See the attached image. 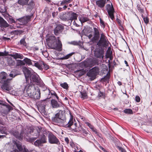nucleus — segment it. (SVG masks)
I'll return each mask as SVG.
<instances>
[{
    "label": "nucleus",
    "mask_w": 152,
    "mask_h": 152,
    "mask_svg": "<svg viewBox=\"0 0 152 152\" xmlns=\"http://www.w3.org/2000/svg\"><path fill=\"white\" fill-rule=\"evenodd\" d=\"M75 20L73 22V25L76 26H77V27L78 26H79V25L78 24H77L75 20Z\"/></svg>",
    "instance_id": "obj_54"
},
{
    "label": "nucleus",
    "mask_w": 152,
    "mask_h": 152,
    "mask_svg": "<svg viewBox=\"0 0 152 152\" xmlns=\"http://www.w3.org/2000/svg\"><path fill=\"white\" fill-rule=\"evenodd\" d=\"M99 147V148L101 149L102 150L104 151L105 150V149L103 147H102L101 146H100Z\"/></svg>",
    "instance_id": "obj_60"
},
{
    "label": "nucleus",
    "mask_w": 152,
    "mask_h": 152,
    "mask_svg": "<svg viewBox=\"0 0 152 152\" xmlns=\"http://www.w3.org/2000/svg\"><path fill=\"white\" fill-rule=\"evenodd\" d=\"M8 75L5 72L0 73V83L1 84V88L4 90L9 91L12 89L10 85V82L12 79L7 78Z\"/></svg>",
    "instance_id": "obj_2"
},
{
    "label": "nucleus",
    "mask_w": 152,
    "mask_h": 152,
    "mask_svg": "<svg viewBox=\"0 0 152 152\" xmlns=\"http://www.w3.org/2000/svg\"><path fill=\"white\" fill-rule=\"evenodd\" d=\"M100 23L101 26L103 28H104L105 26L104 23L101 18H100Z\"/></svg>",
    "instance_id": "obj_44"
},
{
    "label": "nucleus",
    "mask_w": 152,
    "mask_h": 152,
    "mask_svg": "<svg viewBox=\"0 0 152 152\" xmlns=\"http://www.w3.org/2000/svg\"><path fill=\"white\" fill-rule=\"evenodd\" d=\"M34 132H37V133H36V136L37 137L39 136H41L39 139L42 144L47 142V138L46 136L47 134L48 131L46 130H44L41 128L38 127Z\"/></svg>",
    "instance_id": "obj_6"
},
{
    "label": "nucleus",
    "mask_w": 152,
    "mask_h": 152,
    "mask_svg": "<svg viewBox=\"0 0 152 152\" xmlns=\"http://www.w3.org/2000/svg\"><path fill=\"white\" fill-rule=\"evenodd\" d=\"M79 19L81 23L86 22L88 20V19L87 18L83 16H80L79 17Z\"/></svg>",
    "instance_id": "obj_27"
},
{
    "label": "nucleus",
    "mask_w": 152,
    "mask_h": 152,
    "mask_svg": "<svg viewBox=\"0 0 152 152\" xmlns=\"http://www.w3.org/2000/svg\"><path fill=\"white\" fill-rule=\"evenodd\" d=\"M91 129L93 132L96 133H97L96 130L95 128H94V127Z\"/></svg>",
    "instance_id": "obj_55"
},
{
    "label": "nucleus",
    "mask_w": 152,
    "mask_h": 152,
    "mask_svg": "<svg viewBox=\"0 0 152 152\" xmlns=\"http://www.w3.org/2000/svg\"><path fill=\"white\" fill-rule=\"evenodd\" d=\"M99 69L98 67H95L90 70L87 74L90 77L91 80H93L96 78V75L98 74Z\"/></svg>",
    "instance_id": "obj_8"
},
{
    "label": "nucleus",
    "mask_w": 152,
    "mask_h": 152,
    "mask_svg": "<svg viewBox=\"0 0 152 152\" xmlns=\"http://www.w3.org/2000/svg\"><path fill=\"white\" fill-rule=\"evenodd\" d=\"M106 7L109 17L113 20L114 18V10L113 5L112 4L110 5L109 4H107L106 5Z\"/></svg>",
    "instance_id": "obj_11"
},
{
    "label": "nucleus",
    "mask_w": 152,
    "mask_h": 152,
    "mask_svg": "<svg viewBox=\"0 0 152 152\" xmlns=\"http://www.w3.org/2000/svg\"><path fill=\"white\" fill-rule=\"evenodd\" d=\"M43 68L46 70L48 68V66L46 64H45L44 62V64L43 65Z\"/></svg>",
    "instance_id": "obj_46"
},
{
    "label": "nucleus",
    "mask_w": 152,
    "mask_h": 152,
    "mask_svg": "<svg viewBox=\"0 0 152 152\" xmlns=\"http://www.w3.org/2000/svg\"><path fill=\"white\" fill-rule=\"evenodd\" d=\"M46 91L49 92V94L48 96V99H49L50 98L52 97L55 99H58V97L57 96L56 93L54 91L52 90L50 91L49 89H48L46 90Z\"/></svg>",
    "instance_id": "obj_12"
},
{
    "label": "nucleus",
    "mask_w": 152,
    "mask_h": 152,
    "mask_svg": "<svg viewBox=\"0 0 152 152\" xmlns=\"http://www.w3.org/2000/svg\"><path fill=\"white\" fill-rule=\"evenodd\" d=\"M118 148L120 151L121 152H126V150L122 147H120L118 146Z\"/></svg>",
    "instance_id": "obj_47"
},
{
    "label": "nucleus",
    "mask_w": 152,
    "mask_h": 152,
    "mask_svg": "<svg viewBox=\"0 0 152 152\" xmlns=\"http://www.w3.org/2000/svg\"><path fill=\"white\" fill-rule=\"evenodd\" d=\"M70 18V20H71V22L72 21V20H77V15L75 13L72 12H69Z\"/></svg>",
    "instance_id": "obj_25"
},
{
    "label": "nucleus",
    "mask_w": 152,
    "mask_h": 152,
    "mask_svg": "<svg viewBox=\"0 0 152 152\" xmlns=\"http://www.w3.org/2000/svg\"><path fill=\"white\" fill-rule=\"evenodd\" d=\"M104 95V93L103 92L99 91L98 93V96L100 97H101Z\"/></svg>",
    "instance_id": "obj_53"
},
{
    "label": "nucleus",
    "mask_w": 152,
    "mask_h": 152,
    "mask_svg": "<svg viewBox=\"0 0 152 152\" xmlns=\"http://www.w3.org/2000/svg\"><path fill=\"white\" fill-rule=\"evenodd\" d=\"M80 132L82 133L85 136L87 135L88 134V132L87 131L82 128H81V129L80 130Z\"/></svg>",
    "instance_id": "obj_35"
},
{
    "label": "nucleus",
    "mask_w": 152,
    "mask_h": 152,
    "mask_svg": "<svg viewBox=\"0 0 152 152\" xmlns=\"http://www.w3.org/2000/svg\"><path fill=\"white\" fill-rule=\"evenodd\" d=\"M106 2V0H99L96 1V5L99 7L102 8L103 7Z\"/></svg>",
    "instance_id": "obj_22"
},
{
    "label": "nucleus",
    "mask_w": 152,
    "mask_h": 152,
    "mask_svg": "<svg viewBox=\"0 0 152 152\" xmlns=\"http://www.w3.org/2000/svg\"><path fill=\"white\" fill-rule=\"evenodd\" d=\"M92 37V35L91 34H89L88 36V37L89 39H91Z\"/></svg>",
    "instance_id": "obj_62"
},
{
    "label": "nucleus",
    "mask_w": 152,
    "mask_h": 152,
    "mask_svg": "<svg viewBox=\"0 0 152 152\" xmlns=\"http://www.w3.org/2000/svg\"><path fill=\"white\" fill-rule=\"evenodd\" d=\"M23 61L25 63H26V64L29 65H33L31 60L28 58H25L23 59Z\"/></svg>",
    "instance_id": "obj_31"
},
{
    "label": "nucleus",
    "mask_w": 152,
    "mask_h": 152,
    "mask_svg": "<svg viewBox=\"0 0 152 152\" xmlns=\"http://www.w3.org/2000/svg\"><path fill=\"white\" fill-rule=\"evenodd\" d=\"M26 88V93L28 96L35 99H40V90L37 85L32 83Z\"/></svg>",
    "instance_id": "obj_1"
},
{
    "label": "nucleus",
    "mask_w": 152,
    "mask_h": 152,
    "mask_svg": "<svg viewBox=\"0 0 152 152\" xmlns=\"http://www.w3.org/2000/svg\"><path fill=\"white\" fill-rule=\"evenodd\" d=\"M94 34L100 35L99 31L98 30V27L96 26L94 27Z\"/></svg>",
    "instance_id": "obj_41"
},
{
    "label": "nucleus",
    "mask_w": 152,
    "mask_h": 152,
    "mask_svg": "<svg viewBox=\"0 0 152 152\" xmlns=\"http://www.w3.org/2000/svg\"><path fill=\"white\" fill-rule=\"evenodd\" d=\"M109 76H107L106 77H105L104 78V81H107L109 79Z\"/></svg>",
    "instance_id": "obj_51"
},
{
    "label": "nucleus",
    "mask_w": 152,
    "mask_h": 152,
    "mask_svg": "<svg viewBox=\"0 0 152 152\" xmlns=\"http://www.w3.org/2000/svg\"><path fill=\"white\" fill-rule=\"evenodd\" d=\"M137 7L138 10L141 12H142L143 11V9L140 7V6L137 5Z\"/></svg>",
    "instance_id": "obj_50"
},
{
    "label": "nucleus",
    "mask_w": 152,
    "mask_h": 152,
    "mask_svg": "<svg viewBox=\"0 0 152 152\" xmlns=\"http://www.w3.org/2000/svg\"><path fill=\"white\" fill-rule=\"evenodd\" d=\"M10 20L11 23H15V20L13 19L10 18Z\"/></svg>",
    "instance_id": "obj_58"
},
{
    "label": "nucleus",
    "mask_w": 152,
    "mask_h": 152,
    "mask_svg": "<svg viewBox=\"0 0 152 152\" xmlns=\"http://www.w3.org/2000/svg\"><path fill=\"white\" fill-rule=\"evenodd\" d=\"M99 36L100 35L94 34V36L91 39L92 41L93 42H94L98 40L99 38Z\"/></svg>",
    "instance_id": "obj_29"
},
{
    "label": "nucleus",
    "mask_w": 152,
    "mask_h": 152,
    "mask_svg": "<svg viewBox=\"0 0 152 152\" xmlns=\"http://www.w3.org/2000/svg\"><path fill=\"white\" fill-rule=\"evenodd\" d=\"M70 114V120L68 123L66 121V118H54L53 120V121L57 123L58 125L60 126H65L66 127H70L73 124V120L72 116Z\"/></svg>",
    "instance_id": "obj_5"
},
{
    "label": "nucleus",
    "mask_w": 152,
    "mask_h": 152,
    "mask_svg": "<svg viewBox=\"0 0 152 152\" xmlns=\"http://www.w3.org/2000/svg\"><path fill=\"white\" fill-rule=\"evenodd\" d=\"M85 124H86L91 129L94 126L92 125L90 123L88 122H86Z\"/></svg>",
    "instance_id": "obj_45"
},
{
    "label": "nucleus",
    "mask_w": 152,
    "mask_h": 152,
    "mask_svg": "<svg viewBox=\"0 0 152 152\" xmlns=\"http://www.w3.org/2000/svg\"><path fill=\"white\" fill-rule=\"evenodd\" d=\"M7 61L8 65L10 66H15V62L12 58L11 57H7L6 58Z\"/></svg>",
    "instance_id": "obj_18"
},
{
    "label": "nucleus",
    "mask_w": 152,
    "mask_h": 152,
    "mask_svg": "<svg viewBox=\"0 0 152 152\" xmlns=\"http://www.w3.org/2000/svg\"><path fill=\"white\" fill-rule=\"evenodd\" d=\"M34 5V2L33 1H32L30 3V5H28V7H27V10H32L33 9Z\"/></svg>",
    "instance_id": "obj_33"
},
{
    "label": "nucleus",
    "mask_w": 152,
    "mask_h": 152,
    "mask_svg": "<svg viewBox=\"0 0 152 152\" xmlns=\"http://www.w3.org/2000/svg\"><path fill=\"white\" fill-rule=\"evenodd\" d=\"M71 0H64V2H68L70 1Z\"/></svg>",
    "instance_id": "obj_61"
},
{
    "label": "nucleus",
    "mask_w": 152,
    "mask_h": 152,
    "mask_svg": "<svg viewBox=\"0 0 152 152\" xmlns=\"http://www.w3.org/2000/svg\"><path fill=\"white\" fill-rule=\"evenodd\" d=\"M124 113L127 114H132V110L129 109H126L124 110Z\"/></svg>",
    "instance_id": "obj_42"
},
{
    "label": "nucleus",
    "mask_w": 152,
    "mask_h": 152,
    "mask_svg": "<svg viewBox=\"0 0 152 152\" xmlns=\"http://www.w3.org/2000/svg\"><path fill=\"white\" fill-rule=\"evenodd\" d=\"M17 75L16 72L15 71H12L9 74V76L10 77H12V78L14 77Z\"/></svg>",
    "instance_id": "obj_38"
},
{
    "label": "nucleus",
    "mask_w": 152,
    "mask_h": 152,
    "mask_svg": "<svg viewBox=\"0 0 152 152\" xmlns=\"http://www.w3.org/2000/svg\"><path fill=\"white\" fill-rule=\"evenodd\" d=\"M117 83L119 86H121L122 85L121 82L120 81H118V82Z\"/></svg>",
    "instance_id": "obj_63"
},
{
    "label": "nucleus",
    "mask_w": 152,
    "mask_h": 152,
    "mask_svg": "<svg viewBox=\"0 0 152 152\" xmlns=\"http://www.w3.org/2000/svg\"><path fill=\"white\" fill-rule=\"evenodd\" d=\"M94 62L93 59H90L83 61L82 64L85 67H91L94 65Z\"/></svg>",
    "instance_id": "obj_14"
},
{
    "label": "nucleus",
    "mask_w": 152,
    "mask_h": 152,
    "mask_svg": "<svg viewBox=\"0 0 152 152\" xmlns=\"http://www.w3.org/2000/svg\"><path fill=\"white\" fill-rule=\"evenodd\" d=\"M20 44L24 46H26V44L25 41V39L23 38L20 41Z\"/></svg>",
    "instance_id": "obj_43"
},
{
    "label": "nucleus",
    "mask_w": 152,
    "mask_h": 152,
    "mask_svg": "<svg viewBox=\"0 0 152 152\" xmlns=\"http://www.w3.org/2000/svg\"><path fill=\"white\" fill-rule=\"evenodd\" d=\"M81 98L83 99H87L88 98L87 94L86 92H80Z\"/></svg>",
    "instance_id": "obj_32"
},
{
    "label": "nucleus",
    "mask_w": 152,
    "mask_h": 152,
    "mask_svg": "<svg viewBox=\"0 0 152 152\" xmlns=\"http://www.w3.org/2000/svg\"><path fill=\"white\" fill-rule=\"evenodd\" d=\"M48 142L51 144L59 145L60 141L58 138L53 133H49L48 135Z\"/></svg>",
    "instance_id": "obj_10"
},
{
    "label": "nucleus",
    "mask_w": 152,
    "mask_h": 152,
    "mask_svg": "<svg viewBox=\"0 0 152 152\" xmlns=\"http://www.w3.org/2000/svg\"><path fill=\"white\" fill-rule=\"evenodd\" d=\"M42 144L40 139L37 140L34 142V145L37 146H41Z\"/></svg>",
    "instance_id": "obj_30"
},
{
    "label": "nucleus",
    "mask_w": 152,
    "mask_h": 152,
    "mask_svg": "<svg viewBox=\"0 0 152 152\" xmlns=\"http://www.w3.org/2000/svg\"><path fill=\"white\" fill-rule=\"evenodd\" d=\"M29 0H19L18 3L20 5H24L27 4Z\"/></svg>",
    "instance_id": "obj_28"
},
{
    "label": "nucleus",
    "mask_w": 152,
    "mask_h": 152,
    "mask_svg": "<svg viewBox=\"0 0 152 152\" xmlns=\"http://www.w3.org/2000/svg\"><path fill=\"white\" fill-rule=\"evenodd\" d=\"M23 137V135H22V133H21L20 134V135L19 136H16V137H17V138H19L20 139H21Z\"/></svg>",
    "instance_id": "obj_52"
},
{
    "label": "nucleus",
    "mask_w": 152,
    "mask_h": 152,
    "mask_svg": "<svg viewBox=\"0 0 152 152\" xmlns=\"http://www.w3.org/2000/svg\"><path fill=\"white\" fill-rule=\"evenodd\" d=\"M46 104V101L45 100L40 101L38 104V109L42 111H43L45 110V106Z\"/></svg>",
    "instance_id": "obj_15"
},
{
    "label": "nucleus",
    "mask_w": 152,
    "mask_h": 152,
    "mask_svg": "<svg viewBox=\"0 0 152 152\" xmlns=\"http://www.w3.org/2000/svg\"><path fill=\"white\" fill-rule=\"evenodd\" d=\"M9 26V24L7 22L0 16V27L6 28Z\"/></svg>",
    "instance_id": "obj_17"
},
{
    "label": "nucleus",
    "mask_w": 152,
    "mask_h": 152,
    "mask_svg": "<svg viewBox=\"0 0 152 152\" xmlns=\"http://www.w3.org/2000/svg\"><path fill=\"white\" fill-rule=\"evenodd\" d=\"M125 64H126V66H128V63L126 61H124Z\"/></svg>",
    "instance_id": "obj_64"
},
{
    "label": "nucleus",
    "mask_w": 152,
    "mask_h": 152,
    "mask_svg": "<svg viewBox=\"0 0 152 152\" xmlns=\"http://www.w3.org/2000/svg\"><path fill=\"white\" fill-rule=\"evenodd\" d=\"M24 72L26 78V83H29L28 78L29 77L31 83L33 82L38 83L40 81V79L39 75L35 72H31L27 68H25Z\"/></svg>",
    "instance_id": "obj_4"
},
{
    "label": "nucleus",
    "mask_w": 152,
    "mask_h": 152,
    "mask_svg": "<svg viewBox=\"0 0 152 152\" xmlns=\"http://www.w3.org/2000/svg\"><path fill=\"white\" fill-rule=\"evenodd\" d=\"M55 118H65L64 112L60 110L58 113L56 114V117Z\"/></svg>",
    "instance_id": "obj_20"
},
{
    "label": "nucleus",
    "mask_w": 152,
    "mask_h": 152,
    "mask_svg": "<svg viewBox=\"0 0 152 152\" xmlns=\"http://www.w3.org/2000/svg\"><path fill=\"white\" fill-rule=\"evenodd\" d=\"M5 56V54L4 53L0 52V56Z\"/></svg>",
    "instance_id": "obj_57"
},
{
    "label": "nucleus",
    "mask_w": 152,
    "mask_h": 152,
    "mask_svg": "<svg viewBox=\"0 0 152 152\" xmlns=\"http://www.w3.org/2000/svg\"><path fill=\"white\" fill-rule=\"evenodd\" d=\"M69 12L63 14L60 16V18L63 20L66 21L70 20V19Z\"/></svg>",
    "instance_id": "obj_21"
},
{
    "label": "nucleus",
    "mask_w": 152,
    "mask_h": 152,
    "mask_svg": "<svg viewBox=\"0 0 152 152\" xmlns=\"http://www.w3.org/2000/svg\"><path fill=\"white\" fill-rule=\"evenodd\" d=\"M46 40L47 42L50 44L52 48L59 51L62 50V44L59 37L57 38V41L56 38L54 36H47Z\"/></svg>",
    "instance_id": "obj_3"
},
{
    "label": "nucleus",
    "mask_w": 152,
    "mask_h": 152,
    "mask_svg": "<svg viewBox=\"0 0 152 152\" xmlns=\"http://www.w3.org/2000/svg\"><path fill=\"white\" fill-rule=\"evenodd\" d=\"M75 53L74 52L70 53L63 57V59H67L70 58L73 54Z\"/></svg>",
    "instance_id": "obj_37"
},
{
    "label": "nucleus",
    "mask_w": 152,
    "mask_h": 152,
    "mask_svg": "<svg viewBox=\"0 0 152 152\" xmlns=\"http://www.w3.org/2000/svg\"><path fill=\"white\" fill-rule=\"evenodd\" d=\"M12 56L15 59L17 58L22 59L23 58V56L22 55L18 53H16Z\"/></svg>",
    "instance_id": "obj_26"
},
{
    "label": "nucleus",
    "mask_w": 152,
    "mask_h": 152,
    "mask_svg": "<svg viewBox=\"0 0 152 152\" xmlns=\"http://www.w3.org/2000/svg\"><path fill=\"white\" fill-rule=\"evenodd\" d=\"M135 101L137 102H139L140 101V98L138 96H136L135 97Z\"/></svg>",
    "instance_id": "obj_49"
},
{
    "label": "nucleus",
    "mask_w": 152,
    "mask_h": 152,
    "mask_svg": "<svg viewBox=\"0 0 152 152\" xmlns=\"http://www.w3.org/2000/svg\"><path fill=\"white\" fill-rule=\"evenodd\" d=\"M109 42L103 33L101 34V37L98 43V45L104 47H107L109 46Z\"/></svg>",
    "instance_id": "obj_9"
},
{
    "label": "nucleus",
    "mask_w": 152,
    "mask_h": 152,
    "mask_svg": "<svg viewBox=\"0 0 152 152\" xmlns=\"http://www.w3.org/2000/svg\"><path fill=\"white\" fill-rule=\"evenodd\" d=\"M37 137H29L27 139V140L29 142L32 143L36 140Z\"/></svg>",
    "instance_id": "obj_36"
},
{
    "label": "nucleus",
    "mask_w": 152,
    "mask_h": 152,
    "mask_svg": "<svg viewBox=\"0 0 152 152\" xmlns=\"http://www.w3.org/2000/svg\"><path fill=\"white\" fill-rule=\"evenodd\" d=\"M78 73H79V75L80 76H81L84 74L85 72L83 71H78Z\"/></svg>",
    "instance_id": "obj_48"
},
{
    "label": "nucleus",
    "mask_w": 152,
    "mask_h": 152,
    "mask_svg": "<svg viewBox=\"0 0 152 152\" xmlns=\"http://www.w3.org/2000/svg\"><path fill=\"white\" fill-rule=\"evenodd\" d=\"M142 17L143 18V20L144 22L146 24H147L149 22V19L147 17H144V16L143 15H142Z\"/></svg>",
    "instance_id": "obj_39"
},
{
    "label": "nucleus",
    "mask_w": 152,
    "mask_h": 152,
    "mask_svg": "<svg viewBox=\"0 0 152 152\" xmlns=\"http://www.w3.org/2000/svg\"><path fill=\"white\" fill-rule=\"evenodd\" d=\"M65 140L67 144H68L69 143V140L68 138L67 137H66L65 138Z\"/></svg>",
    "instance_id": "obj_56"
},
{
    "label": "nucleus",
    "mask_w": 152,
    "mask_h": 152,
    "mask_svg": "<svg viewBox=\"0 0 152 152\" xmlns=\"http://www.w3.org/2000/svg\"><path fill=\"white\" fill-rule=\"evenodd\" d=\"M25 64L23 60H16V64H15V68H18L19 66H21Z\"/></svg>",
    "instance_id": "obj_24"
},
{
    "label": "nucleus",
    "mask_w": 152,
    "mask_h": 152,
    "mask_svg": "<svg viewBox=\"0 0 152 152\" xmlns=\"http://www.w3.org/2000/svg\"><path fill=\"white\" fill-rule=\"evenodd\" d=\"M95 56L97 58H100L101 56V54H99L98 55H96L95 54Z\"/></svg>",
    "instance_id": "obj_59"
},
{
    "label": "nucleus",
    "mask_w": 152,
    "mask_h": 152,
    "mask_svg": "<svg viewBox=\"0 0 152 152\" xmlns=\"http://www.w3.org/2000/svg\"><path fill=\"white\" fill-rule=\"evenodd\" d=\"M13 143L14 144L12 148V150L11 151L12 152H18L19 151H23V152H36L34 150H28L25 147L23 148L20 143H18L15 141H13Z\"/></svg>",
    "instance_id": "obj_7"
},
{
    "label": "nucleus",
    "mask_w": 152,
    "mask_h": 152,
    "mask_svg": "<svg viewBox=\"0 0 152 152\" xmlns=\"http://www.w3.org/2000/svg\"><path fill=\"white\" fill-rule=\"evenodd\" d=\"M60 86L62 87L65 89H67L68 88V85L66 83L61 84Z\"/></svg>",
    "instance_id": "obj_40"
},
{
    "label": "nucleus",
    "mask_w": 152,
    "mask_h": 152,
    "mask_svg": "<svg viewBox=\"0 0 152 152\" xmlns=\"http://www.w3.org/2000/svg\"><path fill=\"white\" fill-rule=\"evenodd\" d=\"M51 104L53 108H56L61 106V104H59L55 99H52L51 100Z\"/></svg>",
    "instance_id": "obj_23"
},
{
    "label": "nucleus",
    "mask_w": 152,
    "mask_h": 152,
    "mask_svg": "<svg viewBox=\"0 0 152 152\" xmlns=\"http://www.w3.org/2000/svg\"><path fill=\"white\" fill-rule=\"evenodd\" d=\"M44 62L42 61L35 62L33 66H34L40 70H42L43 69V65Z\"/></svg>",
    "instance_id": "obj_19"
},
{
    "label": "nucleus",
    "mask_w": 152,
    "mask_h": 152,
    "mask_svg": "<svg viewBox=\"0 0 152 152\" xmlns=\"http://www.w3.org/2000/svg\"><path fill=\"white\" fill-rule=\"evenodd\" d=\"M64 29V27L63 26L58 25L56 26L54 30V33L56 35H58V34L61 32Z\"/></svg>",
    "instance_id": "obj_16"
},
{
    "label": "nucleus",
    "mask_w": 152,
    "mask_h": 152,
    "mask_svg": "<svg viewBox=\"0 0 152 152\" xmlns=\"http://www.w3.org/2000/svg\"><path fill=\"white\" fill-rule=\"evenodd\" d=\"M71 146L73 148L75 149V152H76V150L78 149V146L77 145L73 142H71L70 144Z\"/></svg>",
    "instance_id": "obj_34"
},
{
    "label": "nucleus",
    "mask_w": 152,
    "mask_h": 152,
    "mask_svg": "<svg viewBox=\"0 0 152 152\" xmlns=\"http://www.w3.org/2000/svg\"><path fill=\"white\" fill-rule=\"evenodd\" d=\"M31 18L30 16H27L23 17L21 18L18 19V20L21 23V24H25L29 21Z\"/></svg>",
    "instance_id": "obj_13"
}]
</instances>
